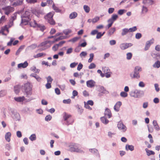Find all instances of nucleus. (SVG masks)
I'll list each match as a JSON object with an SVG mask.
<instances>
[{
  "instance_id": "obj_1",
  "label": "nucleus",
  "mask_w": 160,
  "mask_h": 160,
  "mask_svg": "<svg viewBox=\"0 0 160 160\" xmlns=\"http://www.w3.org/2000/svg\"><path fill=\"white\" fill-rule=\"evenodd\" d=\"M69 150L71 152L84 153V151L80 148V146L76 143L71 144L69 146Z\"/></svg>"
},
{
  "instance_id": "obj_2",
  "label": "nucleus",
  "mask_w": 160,
  "mask_h": 160,
  "mask_svg": "<svg viewBox=\"0 0 160 160\" xmlns=\"http://www.w3.org/2000/svg\"><path fill=\"white\" fill-rule=\"evenodd\" d=\"M130 95L131 97L134 98H139L144 95L143 91L136 89L130 92Z\"/></svg>"
},
{
  "instance_id": "obj_3",
  "label": "nucleus",
  "mask_w": 160,
  "mask_h": 160,
  "mask_svg": "<svg viewBox=\"0 0 160 160\" xmlns=\"http://www.w3.org/2000/svg\"><path fill=\"white\" fill-rule=\"evenodd\" d=\"M142 70V68L139 66H136L134 69V73H130V75L132 78L138 79L140 78L139 72Z\"/></svg>"
},
{
  "instance_id": "obj_4",
  "label": "nucleus",
  "mask_w": 160,
  "mask_h": 160,
  "mask_svg": "<svg viewBox=\"0 0 160 160\" xmlns=\"http://www.w3.org/2000/svg\"><path fill=\"white\" fill-rule=\"evenodd\" d=\"M63 117L64 120L65 121V124L66 125H68L73 123V120L71 118V116L70 114L65 112L63 113Z\"/></svg>"
},
{
  "instance_id": "obj_5",
  "label": "nucleus",
  "mask_w": 160,
  "mask_h": 160,
  "mask_svg": "<svg viewBox=\"0 0 160 160\" xmlns=\"http://www.w3.org/2000/svg\"><path fill=\"white\" fill-rule=\"evenodd\" d=\"M23 89L26 94L27 97L30 96L32 94V89L31 84L29 82L25 83L23 86Z\"/></svg>"
},
{
  "instance_id": "obj_6",
  "label": "nucleus",
  "mask_w": 160,
  "mask_h": 160,
  "mask_svg": "<svg viewBox=\"0 0 160 160\" xmlns=\"http://www.w3.org/2000/svg\"><path fill=\"white\" fill-rule=\"evenodd\" d=\"M52 43V42L50 41H46L41 43L38 46V47H42V48L40 49V51L44 50L50 47Z\"/></svg>"
},
{
  "instance_id": "obj_7",
  "label": "nucleus",
  "mask_w": 160,
  "mask_h": 160,
  "mask_svg": "<svg viewBox=\"0 0 160 160\" xmlns=\"http://www.w3.org/2000/svg\"><path fill=\"white\" fill-rule=\"evenodd\" d=\"M30 15L29 12L28 11H26L25 14L22 16L21 23L24 25H26L28 22L30 20L28 15Z\"/></svg>"
},
{
  "instance_id": "obj_8",
  "label": "nucleus",
  "mask_w": 160,
  "mask_h": 160,
  "mask_svg": "<svg viewBox=\"0 0 160 160\" xmlns=\"http://www.w3.org/2000/svg\"><path fill=\"white\" fill-rule=\"evenodd\" d=\"M30 24L31 27L39 28L42 31H43L45 29V27L44 25L38 24L34 20L32 22H31L30 23Z\"/></svg>"
},
{
  "instance_id": "obj_9",
  "label": "nucleus",
  "mask_w": 160,
  "mask_h": 160,
  "mask_svg": "<svg viewBox=\"0 0 160 160\" xmlns=\"http://www.w3.org/2000/svg\"><path fill=\"white\" fill-rule=\"evenodd\" d=\"M4 10V13L7 15H8L10 13L14 11V8L10 6H7L2 8Z\"/></svg>"
},
{
  "instance_id": "obj_10",
  "label": "nucleus",
  "mask_w": 160,
  "mask_h": 160,
  "mask_svg": "<svg viewBox=\"0 0 160 160\" xmlns=\"http://www.w3.org/2000/svg\"><path fill=\"white\" fill-rule=\"evenodd\" d=\"M118 127L119 130L122 131L123 132H125L127 130L126 127L122 122H118Z\"/></svg>"
},
{
  "instance_id": "obj_11",
  "label": "nucleus",
  "mask_w": 160,
  "mask_h": 160,
  "mask_svg": "<svg viewBox=\"0 0 160 160\" xmlns=\"http://www.w3.org/2000/svg\"><path fill=\"white\" fill-rule=\"evenodd\" d=\"M154 40L153 38H152L150 40L146 42L145 44V46L144 48L145 51L148 50L150 48V46L153 43Z\"/></svg>"
},
{
  "instance_id": "obj_12",
  "label": "nucleus",
  "mask_w": 160,
  "mask_h": 160,
  "mask_svg": "<svg viewBox=\"0 0 160 160\" xmlns=\"http://www.w3.org/2000/svg\"><path fill=\"white\" fill-rule=\"evenodd\" d=\"M132 45V44L131 43H122L120 44V48L121 50H124L127 49Z\"/></svg>"
},
{
  "instance_id": "obj_13",
  "label": "nucleus",
  "mask_w": 160,
  "mask_h": 160,
  "mask_svg": "<svg viewBox=\"0 0 160 160\" xmlns=\"http://www.w3.org/2000/svg\"><path fill=\"white\" fill-rule=\"evenodd\" d=\"M89 151L92 153L94 154L96 157L100 158V155L98 150L96 148L89 149Z\"/></svg>"
},
{
  "instance_id": "obj_14",
  "label": "nucleus",
  "mask_w": 160,
  "mask_h": 160,
  "mask_svg": "<svg viewBox=\"0 0 160 160\" xmlns=\"http://www.w3.org/2000/svg\"><path fill=\"white\" fill-rule=\"evenodd\" d=\"M102 70L105 74V77L107 78H109L110 77L111 72H110V70L108 69V68L104 67L102 68Z\"/></svg>"
},
{
  "instance_id": "obj_15",
  "label": "nucleus",
  "mask_w": 160,
  "mask_h": 160,
  "mask_svg": "<svg viewBox=\"0 0 160 160\" xmlns=\"http://www.w3.org/2000/svg\"><path fill=\"white\" fill-rule=\"evenodd\" d=\"M95 82L93 80H90L87 81V86L88 87L92 88L94 86Z\"/></svg>"
},
{
  "instance_id": "obj_16",
  "label": "nucleus",
  "mask_w": 160,
  "mask_h": 160,
  "mask_svg": "<svg viewBox=\"0 0 160 160\" xmlns=\"http://www.w3.org/2000/svg\"><path fill=\"white\" fill-rule=\"evenodd\" d=\"M121 105L122 102H121L118 101L117 102L114 107V110L116 112H118Z\"/></svg>"
},
{
  "instance_id": "obj_17",
  "label": "nucleus",
  "mask_w": 160,
  "mask_h": 160,
  "mask_svg": "<svg viewBox=\"0 0 160 160\" xmlns=\"http://www.w3.org/2000/svg\"><path fill=\"white\" fill-rule=\"evenodd\" d=\"M14 99L17 102H22L24 101L25 98L24 96L15 97Z\"/></svg>"
},
{
  "instance_id": "obj_18",
  "label": "nucleus",
  "mask_w": 160,
  "mask_h": 160,
  "mask_svg": "<svg viewBox=\"0 0 160 160\" xmlns=\"http://www.w3.org/2000/svg\"><path fill=\"white\" fill-rule=\"evenodd\" d=\"M104 115L105 117H107L108 118H110L112 117V113L109 109L108 108L106 109L104 112Z\"/></svg>"
},
{
  "instance_id": "obj_19",
  "label": "nucleus",
  "mask_w": 160,
  "mask_h": 160,
  "mask_svg": "<svg viewBox=\"0 0 160 160\" xmlns=\"http://www.w3.org/2000/svg\"><path fill=\"white\" fill-rule=\"evenodd\" d=\"M28 65V63L27 61H25L23 63H20L18 64V68H25Z\"/></svg>"
},
{
  "instance_id": "obj_20",
  "label": "nucleus",
  "mask_w": 160,
  "mask_h": 160,
  "mask_svg": "<svg viewBox=\"0 0 160 160\" xmlns=\"http://www.w3.org/2000/svg\"><path fill=\"white\" fill-rule=\"evenodd\" d=\"M152 124L154 128L156 130L159 131L160 130V128L158 125L157 121L156 120H154L153 121Z\"/></svg>"
},
{
  "instance_id": "obj_21",
  "label": "nucleus",
  "mask_w": 160,
  "mask_h": 160,
  "mask_svg": "<svg viewBox=\"0 0 160 160\" xmlns=\"http://www.w3.org/2000/svg\"><path fill=\"white\" fill-rule=\"evenodd\" d=\"M30 76L34 78L39 82H40L42 80V78L36 74L32 73L30 74Z\"/></svg>"
},
{
  "instance_id": "obj_22",
  "label": "nucleus",
  "mask_w": 160,
  "mask_h": 160,
  "mask_svg": "<svg viewBox=\"0 0 160 160\" xmlns=\"http://www.w3.org/2000/svg\"><path fill=\"white\" fill-rule=\"evenodd\" d=\"M11 136V133L10 132H7L5 135V139L8 142L10 141V137Z\"/></svg>"
},
{
  "instance_id": "obj_23",
  "label": "nucleus",
  "mask_w": 160,
  "mask_h": 160,
  "mask_svg": "<svg viewBox=\"0 0 160 160\" xmlns=\"http://www.w3.org/2000/svg\"><path fill=\"white\" fill-rule=\"evenodd\" d=\"M53 15V13L50 12L48 13L47 15L45 16L44 18L45 19L48 21L52 18Z\"/></svg>"
},
{
  "instance_id": "obj_24",
  "label": "nucleus",
  "mask_w": 160,
  "mask_h": 160,
  "mask_svg": "<svg viewBox=\"0 0 160 160\" xmlns=\"http://www.w3.org/2000/svg\"><path fill=\"white\" fill-rule=\"evenodd\" d=\"M125 149L127 151L130 150L131 151H132L134 149V147L132 145L127 144L125 146Z\"/></svg>"
},
{
  "instance_id": "obj_25",
  "label": "nucleus",
  "mask_w": 160,
  "mask_h": 160,
  "mask_svg": "<svg viewBox=\"0 0 160 160\" xmlns=\"http://www.w3.org/2000/svg\"><path fill=\"white\" fill-rule=\"evenodd\" d=\"M5 31H7L8 33L9 30H8V28L7 26H5L3 28H2V29L0 30V34L2 33L3 35H6L7 34H5L4 32Z\"/></svg>"
},
{
  "instance_id": "obj_26",
  "label": "nucleus",
  "mask_w": 160,
  "mask_h": 160,
  "mask_svg": "<svg viewBox=\"0 0 160 160\" xmlns=\"http://www.w3.org/2000/svg\"><path fill=\"white\" fill-rule=\"evenodd\" d=\"M78 15L77 13L76 12H72L69 15V18L71 19H74Z\"/></svg>"
},
{
  "instance_id": "obj_27",
  "label": "nucleus",
  "mask_w": 160,
  "mask_h": 160,
  "mask_svg": "<svg viewBox=\"0 0 160 160\" xmlns=\"http://www.w3.org/2000/svg\"><path fill=\"white\" fill-rule=\"evenodd\" d=\"M20 86L19 85H17L15 86L14 87V92L16 94H18L20 91Z\"/></svg>"
},
{
  "instance_id": "obj_28",
  "label": "nucleus",
  "mask_w": 160,
  "mask_h": 160,
  "mask_svg": "<svg viewBox=\"0 0 160 160\" xmlns=\"http://www.w3.org/2000/svg\"><path fill=\"white\" fill-rule=\"evenodd\" d=\"M100 89L101 92L103 94H107L109 93V92L107 91L103 86H101Z\"/></svg>"
},
{
  "instance_id": "obj_29",
  "label": "nucleus",
  "mask_w": 160,
  "mask_h": 160,
  "mask_svg": "<svg viewBox=\"0 0 160 160\" xmlns=\"http://www.w3.org/2000/svg\"><path fill=\"white\" fill-rule=\"evenodd\" d=\"M76 107L78 109V113L80 114H82L83 111V109L81 107L78 105H77Z\"/></svg>"
},
{
  "instance_id": "obj_30",
  "label": "nucleus",
  "mask_w": 160,
  "mask_h": 160,
  "mask_svg": "<svg viewBox=\"0 0 160 160\" xmlns=\"http://www.w3.org/2000/svg\"><path fill=\"white\" fill-rule=\"evenodd\" d=\"M145 150L147 153V155L148 156H150L152 155H154L155 152L152 151L148 149L147 148H146Z\"/></svg>"
},
{
  "instance_id": "obj_31",
  "label": "nucleus",
  "mask_w": 160,
  "mask_h": 160,
  "mask_svg": "<svg viewBox=\"0 0 160 160\" xmlns=\"http://www.w3.org/2000/svg\"><path fill=\"white\" fill-rule=\"evenodd\" d=\"M128 29L127 28H124L122 30V32L121 33V35L122 36H124L126 35L128 32H129Z\"/></svg>"
},
{
  "instance_id": "obj_32",
  "label": "nucleus",
  "mask_w": 160,
  "mask_h": 160,
  "mask_svg": "<svg viewBox=\"0 0 160 160\" xmlns=\"http://www.w3.org/2000/svg\"><path fill=\"white\" fill-rule=\"evenodd\" d=\"M154 68H159L160 67V61H157L152 65Z\"/></svg>"
},
{
  "instance_id": "obj_33",
  "label": "nucleus",
  "mask_w": 160,
  "mask_h": 160,
  "mask_svg": "<svg viewBox=\"0 0 160 160\" xmlns=\"http://www.w3.org/2000/svg\"><path fill=\"white\" fill-rule=\"evenodd\" d=\"M101 120L103 123L105 124H107L109 122L108 120L105 117H101Z\"/></svg>"
},
{
  "instance_id": "obj_34",
  "label": "nucleus",
  "mask_w": 160,
  "mask_h": 160,
  "mask_svg": "<svg viewBox=\"0 0 160 160\" xmlns=\"http://www.w3.org/2000/svg\"><path fill=\"white\" fill-rule=\"evenodd\" d=\"M148 11V9L146 7L144 6H142L141 12V13L142 14H145Z\"/></svg>"
},
{
  "instance_id": "obj_35",
  "label": "nucleus",
  "mask_w": 160,
  "mask_h": 160,
  "mask_svg": "<svg viewBox=\"0 0 160 160\" xmlns=\"http://www.w3.org/2000/svg\"><path fill=\"white\" fill-rule=\"evenodd\" d=\"M13 118L16 120H19L20 118L19 114L17 112L15 113L13 116Z\"/></svg>"
},
{
  "instance_id": "obj_36",
  "label": "nucleus",
  "mask_w": 160,
  "mask_h": 160,
  "mask_svg": "<svg viewBox=\"0 0 160 160\" xmlns=\"http://www.w3.org/2000/svg\"><path fill=\"white\" fill-rule=\"evenodd\" d=\"M29 139L32 141H35L36 140L37 138L35 134H32L29 138Z\"/></svg>"
},
{
  "instance_id": "obj_37",
  "label": "nucleus",
  "mask_w": 160,
  "mask_h": 160,
  "mask_svg": "<svg viewBox=\"0 0 160 160\" xmlns=\"http://www.w3.org/2000/svg\"><path fill=\"white\" fill-rule=\"evenodd\" d=\"M23 0H18L16 2H14L13 5L14 6H18L22 5L23 3Z\"/></svg>"
},
{
  "instance_id": "obj_38",
  "label": "nucleus",
  "mask_w": 160,
  "mask_h": 160,
  "mask_svg": "<svg viewBox=\"0 0 160 160\" xmlns=\"http://www.w3.org/2000/svg\"><path fill=\"white\" fill-rule=\"evenodd\" d=\"M52 8L57 12H60L61 11V10L59 9L58 7L55 6L54 3H53L52 5Z\"/></svg>"
},
{
  "instance_id": "obj_39",
  "label": "nucleus",
  "mask_w": 160,
  "mask_h": 160,
  "mask_svg": "<svg viewBox=\"0 0 160 160\" xmlns=\"http://www.w3.org/2000/svg\"><path fill=\"white\" fill-rule=\"evenodd\" d=\"M116 30L115 28H113L110 29L108 32V35L111 36L112 35Z\"/></svg>"
},
{
  "instance_id": "obj_40",
  "label": "nucleus",
  "mask_w": 160,
  "mask_h": 160,
  "mask_svg": "<svg viewBox=\"0 0 160 160\" xmlns=\"http://www.w3.org/2000/svg\"><path fill=\"white\" fill-rule=\"evenodd\" d=\"M153 1L152 0H143V3L144 4H152L153 3Z\"/></svg>"
},
{
  "instance_id": "obj_41",
  "label": "nucleus",
  "mask_w": 160,
  "mask_h": 160,
  "mask_svg": "<svg viewBox=\"0 0 160 160\" xmlns=\"http://www.w3.org/2000/svg\"><path fill=\"white\" fill-rule=\"evenodd\" d=\"M105 32H103V33H102L101 32H98L97 34V35L96 37V38L98 39H99L101 38L103 36V35L105 33Z\"/></svg>"
},
{
  "instance_id": "obj_42",
  "label": "nucleus",
  "mask_w": 160,
  "mask_h": 160,
  "mask_svg": "<svg viewBox=\"0 0 160 160\" xmlns=\"http://www.w3.org/2000/svg\"><path fill=\"white\" fill-rule=\"evenodd\" d=\"M83 9L85 12L87 13L89 12L90 10V8L86 5H85L83 6Z\"/></svg>"
},
{
  "instance_id": "obj_43",
  "label": "nucleus",
  "mask_w": 160,
  "mask_h": 160,
  "mask_svg": "<svg viewBox=\"0 0 160 160\" xmlns=\"http://www.w3.org/2000/svg\"><path fill=\"white\" fill-rule=\"evenodd\" d=\"M120 96L122 98H126L128 96V93L125 92H122L120 93Z\"/></svg>"
},
{
  "instance_id": "obj_44",
  "label": "nucleus",
  "mask_w": 160,
  "mask_h": 160,
  "mask_svg": "<svg viewBox=\"0 0 160 160\" xmlns=\"http://www.w3.org/2000/svg\"><path fill=\"white\" fill-rule=\"evenodd\" d=\"M46 55V54L44 53H39L34 56L35 58H37L38 57H41L43 56Z\"/></svg>"
},
{
  "instance_id": "obj_45",
  "label": "nucleus",
  "mask_w": 160,
  "mask_h": 160,
  "mask_svg": "<svg viewBox=\"0 0 160 160\" xmlns=\"http://www.w3.org/2000/svg\"><path fill=\"white\" fill-rule=\"evenodd\" d=\"M128 30L129 32H133L137 30V28L136 26H134L132 28L128 29Z\"/></svg>"
},
{
  "instance_id": "obj_46",
  "label": "nucleus",
  "mask_w": 160,
  "mask_h": 160,
  "mask_svg": "<svg viewBox=\"0 0 160 160\" xmlns=\"http://www.w3.org/2000/svg\"><path fill=\"white\" fill-rule=\"evenodd\" d=\"M6 94V92L4 90L0 91V97H2L5 96Z\"/></svg>"
},
{
  "instance_id": "obj_47",
  "label": "nucleus",
  "mask_w": 160,
  "mask_h": 160,
  "mask_svg": "<svg viewBox=\"0 0 160 160\" xmlns=\"http://www.w3.org/2000/svg\"><path fill=\"white\" fill-rule=\"evenodd\" d=\"M126 12L125 9H120L118 11V14L120 15H122L124 12Z\"/></svg>"
},
{
  "instance_id": "obj_48",
  "label": "nucleus",
  "mask_w": 160,
  "mask_h": 160,
  "mask_svg": "<svg viewBox=\"0 0 160 160\" xmlns=\"http://www.w3.org/2000/svg\"><path fill=\"white\" fill-rule=\"evenodd\" d=\"M51 25H54L55 24V21L53 20L52 18L47 21Z\"/></svg>"
},
{
  "instance_id": "obj_49",
  "label": "nucleus",
  "mask_w": 160,
  "mask_h": 160,
  "mask_svg": "<svg viewBox=\"0 0 160 160\" xmlns=\"http://www.w3.org/2000/svg\"><path fill=\"white\" fill-rule=\"evenodd\" d=\"M127 59L128 60H130L131 59L132 57V54L131 52H128L127 54Z\"/></svg>"
},
{
  "instance_id": "obj_50",
  "label": "nucleus",
  "mask_w": 160,
  "mask_h": 160,
  "mask_svg": "<svg viewBox=\"0 0 160 160\" xmlns=\"http://www.w3.org/2000/svg\"><path fill=\"white\" fill-rule=\"evenodd\" d=\"M37 45L35 44H33L28 47V48L30 49H33L37 47Z\"/></svg>"
},
{
  "instance_id": "obj_51",
  "label": "nucleus",
  "mask_w": 160,
  "mask_h": 160,
  "mask_svg": "<svg viewBox=\"0 0 160 160\" xmlns=\"http://www.w3.org/2000/svg\"><path fill=\"white\" fill-rule=\"evenodd\" d=\"M94 57V54L93 53H91L90 54V58L88 60V62H91L93 59Z\"/></svg>"
},
{
  "instance_id": "obj_52",
  "label": "nucleus",
  "mask_w": 160,
  "mask_h": 160,
  "mask_svg": "<svg viewBox=\"0 0 160 160\" xmlns=\"http://www.w3.org/2000/svg\"><path fill=\"white\" fill-rule=\"evenodd\" d=\"M118 17V15L116 14H113L112 15L111 18H111L114 21L117 19Z\"/></svg>"
},
{
  "instance_id": "obj_53",
  "label": "nucleus",
  "mask_w": 160,
  "mask_h": 160,
  "mask_svg": "<svg viewBox=\"0 0 160 160\" xmlns=\"http://www.w3.org/2000/svg\"><path fill=\"white\" fill-rule=\"evenodd\" d=\"M100 18L99 17H96L92 19V23H95L99 20Z\"/></svg>"
},
{
  "instance_id": "obj_54",
  "label": "nucleus",
  "mask_w": 160,
  "mask_h": 160,
  "mask_svg": "<svg viewBox=\"0 0 160 160\" xmlns=\"http://www.w3.org/2000/svg\"><path fill=\"white\" fill-rule=\"evenodd\" d=\"M79 39V38L78 37H75L72 39H71L69 41V42H75L77 41Z\"/></svg>"
},
{
  "instance_id": "obj_55",
  "label": "nucleus",
  "mask_w": 160,
  "mask_h": 160,
  "mask_svg": "<svg viewBox=\"0 0 160 160\" xmlns=\"http://www.w3.org/2000/svg\"><path fill=\"white\" fill-rule=\"evenodd\" d=\"M52 118V116L50 115H47L45 118V120L46 121H50Z\"/></svg>"
},
{
  "instance_id": "obj_56",
  "label": "nucleus",
  "mask_w": 160,
  "mask_h": 160,
  "mask_svg": "<svg viewBox=\"0 0 160 160\" xmlns=\"http://www.w3.org/2000/svg\"><path fill=\"white\" fill-rule=\"evenodd\" d=\"M13 21L10 20L9 23L7 25H6L7 26L8 29V28H10L13 25Z\"/></svg>"
},
{
  "instance_id": "obj_57",
  "label": "nucleus",
  "mask_w": 160,
  "mask_h": 160,
  "mask_svg": "<svg viewBox=\"0 0 160 160\" xmlns=\"http://www.w3.org/2000/svg\"><path fill=\"white\" fill-rule=\"evenodd\" d=\"M47 82H49L51 83L52 81H53V79L50 76H49L46 78Z\"/></svg>"
},
{
  "instance_id": "obj_58",
  "label": "nucleus",
  "mask_w": 160,
  "mask_h": 160,
  "mask_svg": "<svg viewBox=\"0 0 160 160\" xmlns=\"http://www.w3.org/2000/svg\"><path fill=\"white\" fill-rule=\"evenodd\" d=\"M71 32V30L69 29L65 30L63 31L64 33L66 35H68Z\"/></svg>"
},
{
  "instance_id": "obj_59",
  "label": "nucleus",
  "mask_w": 160,
  "mask_h": 160,
  "mask_svg": "<svg viewBox=\"0 0 160 160\" xmlns=\"http://www.w3.org/2000/svg\"><path fill=\"white\" fill-rule=\"evenodd\" d=\"M95 67L96 65L94 63H91L88 67V68L89 69H92L93 68H94Z\"/></svg>"
},
{
  "instance_id": "obj_60",
  "label": "nucleus",
  "mask_w": 160,
  "mask_h": 160,
  "mask_svg": "<svg viewBox=\"0 0 160 160\" xmlns=\"http://www.w3.org/2000/svg\"><path fill=\"white\" fill-rule=\"evenodd\" d=\"M58 48L59 47H58L57 45L56 44L52 47V49L53 51L55 52L58 50Z\"/></svg>"
},
{
  "instance_id": "obj_61",
  "label": "nucleus",
  "mask_w": 160,
  "mask_h": 160,
  "mask_svg": "<svg viewBox=\"0 0 160 160\" xmlns=\"http://www.w3.org/2000/svg\"><path fill=\"white\" fill-rule=\"evenodd\" d=\"M142 37V34L141 33H137L136 34L135 38L137 39H139Z\"/></svg>"
},
{
  "instance_id": "obj_62",
  "label": "nucleus",
  "mask_w": 160,
  "mask_h": 160,
  "mask_svg": "<svg viewBox=\"0 0 160 160\" xmlns=\"http://www.w3.org/2000/svg\"><path fill=\"white\" fill-rule=\"evenodd\" d=\"M116 43V41L114 40H112L109 41V44L111 46L115 45Z\"/></svg>"
},
{
  "instance_id": "obj_63",
  "label": "nucleus",
  "mask_w": 160,
  "mask_h": 160,
  "mask_svg": "<svg viewBox=\"0 0 160 160\" xmlns=\"http://www.w3.org/2000/svg\"><path fill=\"white\" fill-rule=\"evenodd\" d=\"M159 85L158 84L155 83L154 84V87L155 89L156 92H158L160 90L159 88L158 87Z\"/></svg>"
},
{
  "instance_id": "obj_64",
  "label": "nucleus",
  "mask_w": 160,
  "mask_h": 160,
  "mask_svg": "<svg viewBox=\"0 0 160 160\" xmlns=\"http://www.w3.org/2000/svg\"><path fill=\"white\" fill-rule=\"evenodd\" d=\"M87 53L86 52L83 51V52H82L80 53V56L81 57H82V56L85 57L87 55Z\"/></svg>"
}]
</instances>
